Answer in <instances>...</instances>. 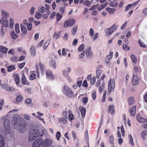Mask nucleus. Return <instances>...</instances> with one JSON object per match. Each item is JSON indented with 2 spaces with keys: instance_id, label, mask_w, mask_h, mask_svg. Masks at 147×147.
<instances>
[{
  "instance_id": "nucleus-1",
  "label": "nucleus",
  "mask_w": 147,
  "mask_h": 147,
  "mask_svg": "<svg viewBox=\"0 0 147 147\" xmlns=\"http://www.w3.org/2000/svg\"><path fill=\"white\" fill-rule=\"evenodd\" d=\"M13 127L15 129H17L20 132L23 133L25 131V127L26 125V123L18 115H13Z\"/></svg>"
},
{
  "instance_id": "nucleus-2",
  "label": "nucleus",
  "mask_w": 147,
  "mask_h": 147,
  "mask_svg": "<svg viewBox=\"0 0 147 147\" xmlns=\"http://www.w3.org/2000/svg\"><path fill=\"white\" fill-rule=\"evenodd\" d=\"M43 134V130H40L38 126H34L31 127L30 130L28 141L30 142L34 140L37 137L42 136Z\"/></svg>"
},
{
  "instance_id": "nucleus-3",
  "label": "nucleus",
  "mask_w": 147,
  "mask_h": 147,
  "mask_svg": "<svg viewBox=\"0 0 147 147\" xmlns=\"http://www.w3.org/2000/svg\"><path fill=\"white\" fill-rule=\"evenodd\" d=\"M42 140V138L37 139L34 142L32 147H39L40 146L46 147L50 146L53 143L52 140L49 138H46L43 141Z\"/></svg>"
},
{
  "instance_id": "nucleus-4",
  "label": "nucleus",
  "mask_w": 147,
  "mask_h": 147,
  "mask_svg": "<svg viewBox=\"0 0 147 147\" xmlns=\"http://www.w3.org/2000/svg\"><path fill=\"white\" fill-rule=\"evenodd\" d=\"M62 92L68 97H72L74 95V93L71 89L66 86H64L62 90Z\"/></svg>"
},
{
  "instance_id": "nucleus-5",
  "label": "nucleus",
  "mask_w": 147,
  "mask_h": 147,
  "mask_svg": "<svg viewBox=\"0 0 147 147\" xmlns=\"http://www.w3.org/2000/svg\"><path fill=\"white\" fill-rule=\"evenodd\" d=\"M4 129L6 133L7 134L10 133V121L7 119H5L3 122Z\"/></svg>"
},
{
  "instance_id": "nucleus-6",
  "label": "nucleus",
  "mask_w": 147,
  "mask_h": 147,
  "mask_svg": "<svg viewBox=\"0 0 147 147\" xmlns=\"http://www.w3.org/2000/svg\"><path fill=\"white\" fill-rule=\"evenodd\" d=\"M115 79L113 78L112 81V79H110L108 81V91L110 93L114 89L115 87Z\"/></svg>"
},
{
  "instance_id": "nucleus-7",
  "label": "nucleus",
  "mask_w": 147,
  "mask_h": 147,
  "mask_svg": "<svg viewBox=\"0 0 147 147\" xmlns=\"http://www.w3.org/2000/svg\"><path fill=\"white\" fill-rule=\"evenodd\" d=\"M75 23V20L74 19L68 20L64 23V26L65 27H71L74 25Z\"/></svg>"
},
{
  "instance_id": "nucleus-8",
  "label": "nucleus",
  "mask_w": 147,
  "mask_h": 147,
  "mask_svg": "<svg viewBox=\"0 0 147 147\" xmlns=\"http://www.w3.org/2000/svg\"><path fill=\"white\" fill-rule=\"evenodd\" d=\"M116 24H113L110 28L107 30L106 34L109 36L111 35L117 28Z\"/></svg>"
},
{
  "instance_id": "nucleus-9",
  "label": "nucleus",
  "mask_w": 147,
  "mask_h": 147,
  "mask_svg": "<svg viewBox=\"0 0 147 147\" xmlns=\"http://www.w3.org/2000/svg\"><path fill=\"white\" fill-rule=\"evenodd\" d=\"M86 57L88 59H91L93 55L92 52L91 51V48L88 47L87 49L85 50Z\"/></svg>"
},
{
  "instance_id": "nucleus-10",
  "label": "nucleus",
  "mask_w": 147,
  "mask_h": 147,
  "mask_svg": "<svg viewBox=\"0 0 147 147\" xmlns=\"http://www.w3.org/2000/svg\"><path fill=\"white\" fill-rule=\"evenodd\" d=\"M139 79L138 78L137 75L134 73L133 75L132 80V84L133 85L135 86L137 85L139 83Z\"/></svg>"
},
{
  "instance_id": "nucleus-11",
  "label": "nucleus",
  "mask_w": 147,
  "mask_h": 147,
  "mask_svg": "<svg viewBox=\"0 0 147 147\" xmlns=\"http://www.w3.org/2000/svg\"><path fill=\"white\" fill-rule=\"evenodd\" d=\"M46 73L47 78L50 80H53L55 78L54 76L53 75L52 72L50 70H46Z\"/></svg>"
},
{
  "instance_id": "nucleus-12",
  "label": "nucleus",
  "mask_w": 147,
  "mask_h": 147,
  "mask_svg": "<svg viewBox=\"0 0 147 147\" xmlns=\"http://www.w3.org/2000/svg\"><path fill=\"white\" fill-rule=\"evenodd\" d=\"M7 19V18H1L0 22L1 24L6 28L9 26L8 20Z\"/></svg>"
},
{
  "instance_id": "nucleus-13",
  "label": "nucleus",
  "mask_w": 147,
  "mask_h": 147,
  "mask_svg": "<svg viewBox=\"0 0 147 147\" xmlns=\"http://www.w3.org/2000/svg\"><path fill=\"white\" fill-rule=\"evenodd\" d=\"M136 118L138 121L140 123H143L147 122V119L141 117L139 114L137 115Z\"/></svg>"
},
{
  "instance_id": "nucleus-14",
  "label": "nucleus",
  "mask_w": 147,
  "mask_h": 147,
  "mask_svg": "<svg viewBox=\"0 0 147 147\" xmlns=\"http://www.w3.org/2000/svg\"><path fill=\"white\" fill-rule=\"evenodd\" d=\"M2 86L3 87L5 88L7 90L10 92H13L15 90V89L9 86H7L6 84H3Z\"/></svg>"
},
{
  "instance_id": "nucleus-15",
  "label": "nucleus",
  "mask_w": 147,
  "mask_h": 147,
  "mask_svg": "<svg viewBox=\"0 0 147 147\" xmlns=\"http://www.w3.org/2000/svg\"><path fill=\"white\" fill-rule=\"evenodd\" d=\"M22 84L23 85H28L29 84V82L26 79V78L24 74H22V78L21 79Z\"/></svg>"
},
{
  "instance_id": "nucleus-16",
  "label": "nucleus",
  "mask_w": 147,
  "mask_h": 147,
  "mask_svg": "<svg viewBox=\"0 0 147 147\" xmlns=\"http://www.w3.org/2000/svg\"><path fill=\"white\" fill-rule=\"evenodd\" d=\"M1 16L2 17L1 18H7L9 16L8 13L4 10H3L1 11Z\"/></svg>"
},
{
  "instance_id": "nucleus-17",
  "label": "nucleus",
  "mask_w": 147,
  "mask_h": 147,
  "mask_svg": "<svg viewBox=\"0 0 147 147\" xmlns=\"http://www.w3.org/2000/svg\"><path fill=\"white\" fill-rule=\"evenodd\" d=\"M14 79L16 83L17 86L21 88V86H19L18 84L20 82L19 77L18 75H15L14 76Z\"/></svg>"
},
{
  "instance_id": "nucleus-18",
  "label": "nucleus",
  "mask_w": 147,
  "mask_h": 147,
  "mask_svg": "<svg viewBox=\"0 0 147 147\" xmlns=\"http://www.w3.org/2000/svg\"><path fill=\"white\" fill-rule=\"evenodd\" d=\"M142 138L144 140L147 139V130H144L141 133Z\"/></svg>"
},
{
  "instance_id": "nucleus-19",
  "label": "nucleus",
  "mask_w": 147,
  "mask_h": 147,
  "mask_svg": "<svg viewBox=\"0 0 147 147\" xmlns=\"http://www.w3.org/2000/svg\"><path fill=\"white\" fill-rule=\"evenodd\" d=\"M8 49L6 47L2 45L0 46V51L3 54L6 53Z\"/></svg>"
},
{
  "instance_id": "nucleus-20",
  "label": "nucleus",
  "mask_w": 147,
  "mask_h": 147,
  "mask_svg": "<svg viewBox=\"0 0 147 147\" xmlns=\"http://www.w3.org/2000/svg\"><path fill=\"white\" fill-rule=\"evenodd\" d=\"M71 68L70 67H68L67 68V70L64 69L63 71V75L65 76H67L69 73L70 72L71 70Z\"/></svg>"
},
{
  "instance_id": "nucleus-21",
  "label": "nucleus",
  "mask_w": 147,
  "mask_h": 147,
  "mask_svg": "<svg viewBox=\"0 0 147 147\" xmlns=\"http://www.w3.org/2000/svg\"><path fill=\"white\" fill-rule=\"evenodd\" d=\"M51 67H53L54 69L56 68L57 66V64L56 61L54 59L51 60L49 63Z\"/></svg>"
},
{
  "instance_id": "nucleus-22",
  "label": "nucleus",
  "mask_w": 147,
  "mask_h": 147,
  "mask_svg": "<svg viewBox=\"0 0 147 147\" xmlns=\"http://www.w3.org/2000/svg\"><path fill=\"white\" fill-rule=\"evenodd\" d=\"M136 112V106H134L130 109L129 113L131 115L134 116L135 115Z\"/></svg>"
},
{
  "instance_id": "nucleus-23",
  "label": "nucleus",
  "mask_w": 147,
  "mask_h": 147,
  "mask_svg": "<svg viewBox=\"0 0 147 147\" xmlns=\"http://www.w3.org/2000/svg\"><path fill=\"white\" fill-rule=\"evenodd\" d=\"M5 145L4 138L2 135L0 134V147H3Z\"/></svg>"
},
{
  "instance_id": "nucleus-24",
  "label": "nucleus",
  "mask_w": 147,
  "mask_h": 147,
  "mask_svg": "<svg viewBox=\"0 0 147 147\" xmlns=\"http://www.w3.org/2000/svg\"><path fill=\"white\" fill-rule=\"evenodd\" d=\"M110 112L111 115H113L115 113L114 106L113 105H110L109 107L108 112Z\"/></svg>"
},
{
  "instance_id": "nucleus-25",
  "label": "nucleus",
  "mask_w": 147,
  "mask_h": 147,
  "mask_svg": "<svg viewBox=\"0 0 147 147\" xmlns=\"http://www.w3.org/2000/svg\"><path fill=\"white\" fill-rule=\"evenodd\" d=\"M20 28L22 32H23L24 34H27V31L26 28V27L24 26V25L22 24H20Z\"/></svg>"
},
{
  "instance_id": "nucleus-26",
  "label": "nucleus",
  "mask_w": 147,
  "mask_h": 147,
  "mask_svg": "<svg viewBox=\"0 0 147 147\" xmlns=\"http://www.w3.org/2000/svg\"><path fill=\"white\" fill-rule=\"evenodd\" d=\"M30 51L32 55L33 56H35L36 54V49L35 47L34 46H32L30 48Z\"/></svg>"
},
{
  "instance_id": "nucleus-27",
  "label": "nucleus",
  "mask_w": 147,
  "mask_h": 147,
  "mask_svg": "<svg viewBox=\"0 0 147 147\" xmlns=\"http://www.w3.org/2000/svg\"><path fill=\"white\" fill-rule=\"evenodd\" d=\"M78 26L76 25L74 26L71 30V33L73 35H75L76 33V31L78 29Z\"/></svg>"
},
{
  "instance_id": "nucleus-28",
  "label": "nucleus",
  "mask_w": 147,
  "mask_h": 147,
  "mask_svg": "<svg viewBox=\"0 0 147 147\" xmlns=\"http://www.w3.org/2000/svg\"><path fill=\"white\" fill-rule=\"evenodd\" d=\"M114 138L113 135L110 136L109 137V141L110 143L113 145V147H114Z\"/></svg>"
},
{
  "instance_id": "nucleus-29",
  "label": "nucleus",
  "mask_w": 147,
  "mask_h": 147,
  "mask_svg": "<svg viewBox=\"0 0 147 147\" xmlns=\"http://www.w3.org/2000/svg\"><path fill=\"white\" fill-rule=\"evenodd\" d=\"M106 10L108 11L110 14H113L115 11L116 9L114 8L107 7L106 8Z\"/></svg>"
},
{
  "instance_id": "nucleus-30",
  "label": "nucleus",
  "mask_w": 147,
  "mask_h": 147,
  "mask_svg": "<svg viewBox=\"0 0 147 147\" xmlns=\"http://www.w3.org/2000/svg\"><path fill=\"white\" fill-rule=\"evenodd\" d=\"M129 138V143L133 147L134 146V143L133 141V139L131 134H130L128 136Z\"/></svg>"
},
{
  "instance_id": "nucleus-31",
  "label": "nucleus",
  "mask_w": 147,
  "mask_h": 147,
  "mask_svg": "<svg viewBox=\"0 0 147 147\" xmlns=\"http://www.w3.org/2000/svg\"><path fill=\"white\" fill-rule=\"evenodd\" d=\"M42 16V14L38 12H36L35 14V17L37 20H39L40 19Z\"/></svg>"
},
{
  "instance_id": "nucleus-32",
  "label": "nucleus",
  "mask_w": 147,
  "mask_h": 147,
  "mask_svg": "<svg viewBox=\"0 0 147 147\" xmlns=\"http://www.w3.org/2000/svg\"><path fill=\"white\" fill-rule=\"evenodd\" d=\"M50 39H49L47 40L44 43L43 46V49L44 50H46L48 45L50 43Z\"/></svg>"
},
{
  "instance_id": "nucleus-33",
  "label": "nucleus",
  "mask_w": 147,
  "mask_h": 147,
  "mask_svg": "<svg viewBox=\"0 0 147 147\" xmlns=\"http://www.w3.org/2000/svg\"><path fill=\"white\" fill-rule=\"evenodd\" d=\"M109 4L110 6L112 7H115L118 5L117 2L115 1L111 2Z\"/></svg>"
},
{
  "instance_id": "nucleus-34",
  "label": "nucleus",
  "mask_w": 147,
  "mask_h": 147,
  "mask_svg": "<svg viewBox=\"0 0 147 147\" xmlns=\"http://www.w3.org/2000/svg\"><path fill=\"white\" fill-rule=\"evenodd\" d=\"M23 99V97L21 95H19L16 98V101L17 102H20Z\"/></svg>"
},
{
  "instance_id": "nucleus-35",
  "label": "nucleus",
  "mask_w": 147,
  "mask_h": 147,
  "mask_svg": "<svg viewBox=\"0 0 147 147\" xmlns=\"http://www.w3.org/2000/svg\"><path fill=\"white\" fill-rule=\"evenodd\" d=\"M39 66L40 69L41 73L44 74V65L40 62L39 63Z\"/></svg>"
},
{
  "instance_id": "nucleus-36",
  "label": "nucleus",
  "mask_w": 147,
  "mask_h": 147,
  "mask_svg": "<svg viewBox=\"0 0 147 147\" xmlns=\"http://www.w3.org/2000/svg\"><path fill=\"white\" fill-rule=\"evenodd\" d=\"M134 101L133 98L131 97L129 98L128 103L129 105H131L134 104Z\"/></svg>"
},
{
  "instance_id": "nucleus-37",
  "label": "nucleus",
  "mask_w": 147,
  "mask_h": 147,
  "mask_svg": "<svg viewBox=\"0 0 147 147\" xmlns=\"http://www.w3.org/2000/svg\"><path fill=\"white\" fill-rule=\"evenodd\" d=\"M18 57L16 56H14L11 58L10 61L12 62H16L18 61Z\"/></svg>"
},
{
  "instance_id": "nucleus-38",
  "label": "nucleus",
  "mask_w": 147,
  "mask_h": 147,
  "mask_svg": "<svg viewBox=\"0 0 147 147\" xmlns=\"http://www.w3.org/2000/svg\"><path fill=\"white\" fill-rule=\"evenodd\" d=\"M15 69V66L13 65L10 66L7 68V70L9 72H11Z\"/></svg>"
},
{
  "instance_id": "nucleus-39",
  "label": "nucleus",
  "mask_w": 147,
  "mask_h": 147,
  "mask_svg": "<svg viewBox=\"0 0 147 147\" xmlns=\"http://www.w3.org/2000/svg\"><path fill=\"white\" fill-rule=\"evenodd\" d=\"M81 115L82 117H84L86 115V110L84 108L80 110Z\"/></svg>"
},
{
  "instance_id": "nucleus-40",
  "label": "nucleus",
  "mask_w": 147,
  "mask_h": 147,
  "mask_svg": "<svg viewBox=\"0 0 147 147\" xmlns=\"http://www.w3.org/2000/svg\"><path fill=\"white\" fill-rule=\"evenodd\" d=\"M11 36L13 39H16L17 37V36L16 34L14 31H12L11 33Z\"/></svg>"
},
{
  "instance_id": "nucleus-41",
  "label": "nucleus",
  "mask_w": 147,
  "mask_h": 147,
  "mask_svg": "<svg viewBox=\"0 0 147 147\" xmlns=\"http://www.w3.org/2000/svg\"><path fill=\"white\" fill-rule=\"evenodd\" d=\"M15 29L16 32L18 34L19 33L20 30H19V25L18 24H16L15 25Z\"/></svg>"
},
{
  "instance_id": "nucleus-42",
  "label": "nucleus",
  "mask_w": 147,
  "mask_h": 147,
  "mask_svg": "<svg viewBox=\"0 0 147 147\" xmlns=\"http://www.w3.org/2000/svg\"><path fill=\"white\" fill-rule=\"evenodd\" d=\"M84 44H81L78 48V51L80 52H82L84 49Z\"/></svg>"
},
{
  "instance_id": "nucleus-43",
  "label": "nucleus",
  "mask_w": 147,
  "mask_h": 147,
  "mask_svg": "<svg viewBox=\"0 0 147 147\" xmlns=\"http://www.w3.org/2000/svg\"><path fill=\"white\" fill-rule=\"evenodd\" d=\"M131 58L133 63H135L136 62V59L134 55L131 54Z\"/></svg>"
},
{
  "instance_id": "nucleus-44",
  "label": "nucleus",
  "mask_w": 147,
  "mask_h": 147,
  "mask_svg": "<svg viewBox=\"0 0 147 147\" xmlns=\"http://www.w3.org/2000/svg\"><path fill=\"white\" fill-rule=\"evenodd\" d=\"M60 33H58L55 32L54 33L53 37L56 39H57L60 37Z\"/></svg>"
},
{
  "instance_id": "nucleus-45",
  "label": "nucleus",
  "mask_w": 147,
  "mask_h": 147,
  "mask_svg": "<svg viewBox=\"0 0 147 147\" xmlns=\"http://www.w3.org/2000/svg\"><path fill=\"white\" fill-rule=\"evenodd\" d=\"M123 49L125 51H127L129 50L130 49V47L127 45L126 44H124L123 45Z\"/></svg>"
},
{
  "instance_id": "nucleus-46",
  "label": "nucleus",
  "mask_w": 147,
  "mask_h": 147,
  "mask_svg": "<svg viewBox=\"0 0 147 147\" xmlns=\"http://www.w3.org/2000/svg\"><path fill=\"white\" fill-rule=\"evenodd\" d=\"M86 52H85V50L83 52H82L81 53L80 55H78V57L80 59H81L82 58H83L84 57V56L86 54Z\"/></svg>"
},
{
  "instance_id": "nucleus-47",
  "label": "nucleus",
  "mask_w": 147,
  "mask_h": 147,
  "mask_svg": "<svg viewBox=\"0 0 147 147\" xmlns=\"http://www.w3.org/2000/svg\"><path fill=\"white\" fill-rule=\"evenodd\" d=\"M23 117L25 119L27 120H29L30 119V116L27 114H24L23 115Z\"/></svg>"
},
{
  "instance_id": "nucleus-48",
  "label": "nucleus",
  "mask_w": 147,
  "mask_h": 147,
  "mask_svg": "<svg viewBox=\"0 0 147 147\" xmlns=\"http://www.w3.org/2000/svg\"><path fill=\"white\" fill-rule=\"evenodd\" d=\"M83 4L86 5L87 7H89L91 4L90 1L88 0L85 1L83 3Z\"/></svg>"
},
{
  "instance_id": "nucleus-49",
  "label": "nucleus",
  "mask_w": 147,
  "mask_h": 147,
  "mask_svg": "<svg viewBox=\"0 0 147 147\" xmlns=\"http://www.w3.org/2000/svg\"><path fill=\"white\" fill-rule=\"evenodd\" d=\"M10 25L9 27L10 28H13V20L12 18H11L10 19Z\"/></svg>"
},
{
  "instance_id": "nucleus-50",
  "label": "nucleus",
  "mask_w": 147,
  "mask_h": 147,
  "mask_svg": "<svg viewBox=\"0 0 147 147\" xmlns=\"http://www.w3.org/2000/svg\"><path fill=\"white\" fill-rule=\"evenodd\" d=\"M3 26H2L1 27V31L0 33V35L1 37H3L4 36L5 34V32L3 30Z\"/></svg>"
},
{
  "instance_id": "nucleus-51",
  "label": "nucleus",
  "mask_w": 147,
  "mask_h": 147,
  "mask_svg": "<svg viewBox=\"0 0 147 147\" xmlns=\"http://www.w3.org/2000/svg\"><path fill=\"white\" fill-rule=\"evenodd\" d=\"M56 17L57 20V21H59L62 18V16H61L59 13H57L56 15Z\"/></svg>"
},
{
  "instance_id": "nucleus-52",
  "label": "nucleus",
  "mask_w": 147,
  "mask_h": 147,
  "mask_svg": "<svg viewBox=\"0 0 147 147\" xmlns=\"http://www.w3.org/2000/svg\"><path fill=\"white\" fill-rule=\"evenodd\" d=\"M66 119V118H61L60 119L59 121L61 122H62L64 124H66L67 123Z\"/></svg>"
},
{
  "instance_id": "nucleus-53",
  "label": "nucleus",
  "mask_w": 147,
  "mask_h": 147,
  "mask_svg": "<svg viewBox=\"0 0 147 147\" xmlns=\"http://www.w3.org/2000/svg\"><path fill=\"white\" fill-rule=\"evenodd\" d=\"M101 74V71L100 70H97L96 71V77L97 78H99Z\"/></svg>"
},
{
  "instance_id": "nucleus-54",
  "label": "nucleus",
  "mask_w": 147,
  "mask_h": 147,
  "mask_svg": "<svg viewBox=\"0 0 147 147\" xmlns=\"http://www.w3.org/2000/svg\"><path fill=\"white\" fill-rule=\"evenodd\" d=\"M92 99L94 100L96 99V92L94 90L92 92Z\"/></svg>"
},
{
  "instance_id": "nucleus-55",
  "label": "nucleus",
  "mask_w": 147,
  "mask_h": 147,
  "mask_svg": "<svg viewBox=\"0 0 147 147\" xmlns=\"http://www.w3.org/2000/svg\"><path fill=\"white\" fill-rule=\"evenodd\" d=\"M94 32L92 28H90L89 30V34L91 37H92L94 35Z\"/></svg>"
},
{
  "instance_id": "nucleus-56",
  "label": "nucleus",
  "mask_w": 147,
  "mask_h": 147,
  "mask_svg": "<svg viewBox=\"0 0 147 147\" xmlns=\"http://www.w3.org/2000/svg\"><path fill=\"white\" fill-rule=\"evenodd\" d=\"M106 94V91H104L103 97L102 99V101L103 102H104L105 101Z\"/></svg>"
},
{
  "instance_id": "nucleus-57",
  "label": "nucleus",
  "mask_w": 147,
  "mask_h": 147,
  "mask_svg": "<svg viewBox=\"0 0 147 147\" xmlns=\"http://www.w3.org/2000/svg\"><path fill=\"white\" fill-rule=\"evenodd\" d=\"M96 81V78L95 77H93L91 80L90 83L92 85H93Z\"/></svg>"
},
{
  "instance_id": "nucleus-58",
  "label": "nucleus",
  "mask_w": 147,
  "mask_h": 147,
  "mask_svg": "<svg viewBox=\"0 0 147 147\" xmlns=\"http://www.w3.org/2000/svg\"><path fill=\"white\" fill-rule=\"evenodd\" d=\"M98 4H97L96 5H94L92 6L90 8V10L92 11L93 10L95 9H96L97 7L98 6Z\"/></svg>"
},
{
  "instance_id": "nucleus-59",
  "label": "nucleus",
  "mask_w": 147,
  "mask_h": 147,
  "mask_svg": "<svg viewBox=\"0 0 147 147\" xmlns=\"http://www.w3.org/2000/svg\"><path fill=\"white\" fill-rule=\"evenodd\" d=\"M39 10L40 12L43 13L45 11V8L43 6H40L39 7Z\"/></svg>"
},
{
  "instance_id": "nucleus-60",
  "label": "nucleus",
  "mask_w": 147,
  "mask_h": 147,
  "mask_svg": "<svg viewBox=\"0 0 147 147\" xmlns=\"http://www.w3.org/2000/svg\"><path fill=\"white\" fill-rule=\"evenodd\" d=\"M61 136V133L60 132L57 131L56 134V137L58 140H59Z\"/></svg>"
},
{
  "instance_id": "nucleus-61",
  "label": "nucleus",
  "mask_w": 147,
  "mask_h": 147,
  "mask_svg": "<svg viewBox=\"0 0 147 147\" xmlns=\"http://www.w3.org/2000/svg\"><path fill=\"white\" fill-rule=\"evenodd\" d=\"M36 78V75L35 74H32L30 77V80H33L34 79Z\"/></svg>"
},
{
  "instance_id": "nucleus-62",
  "label": "nucleus",
  "mask_w": 147,
  "mask_h": 147,
  "mask_svg": "<svg viewBox=\"0 0 147 147\" xmlns=\"http://www.w3.org/2000/svg\"><path fill=\"white\" fill-rule=\"evenodd\" d=\"M35 8L34 7H32L30 11V14L31 15H33L35 12Z\"/></svg>"
},
{
  "instance_id": "nucleus-63",
  "label": "nucleus",
  "mask_w": 147,
  "mask_h": 147,
  "mask_svg": "<svg viewBox=\"0 0 147 147\" xmlns=\"http://www.w3.org/2000/svg\"><path fill=\"white\" fill-rule=\"evenodd\" d=\"M14 51V49H10L8 51V53L9 54H11V55H14L13 52Z\"/></svg>"
},
{
  "instance_id": "nucleus-64",
  "label": "nucleus",
  "mask_w": 147,
  "mask_h": 147,
  "mask_svg": "<svg viewBox=\"0 0 147 147\" xmlns=\"http://www.w3.org/2000/svg\"><path fill=\"white\" fill-rule=\"evenodd\" d=\"M27 28L28 30H31L32 28V25L31 23H29L27 25Z\"/></svg>"
}]
</instances>
